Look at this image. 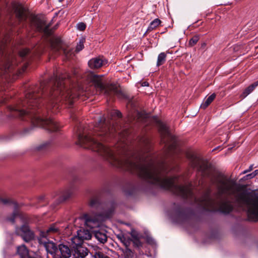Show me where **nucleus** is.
<instances>
[{
  "instance_id": "obj_41",
  "label": "nucleus",
  "mask_w": 258,
  "mask_h": 258,
  "mask_svg": "<svg viewBox=\"0 0 258 258\" xmlns=\"http://www.w3.org/2000/svg\"><path fill=\"white\" fill-rule=\"evenodd\" d=\"M1 201L4 204H6L7 203H8L9 202V200H8L7 199H2V200H1Z\"/></svg>"
},
{
  "instance_id": "obj_31",
  "label": "nucleus",
  "mask_w": 258,
  "mask_h": 258,
  "mask_svg": "<svg viewBox=\"0 0 258 258\" xmlns=\"http://www.w3.org/2000/svg\"><path fill=\"white\" fill-rule=\"evenodd\" d=\"M99 203V200L97 198H92L90 202V205L91 207H95Z\"/></svg>"
},
{
  "instance_id": "obj_45",
  "label": "nucleus",
  "mask_w": 258,
  "mask_h": 258,
  "mask_svg": "<svg viewBox=\"0 0 258 258\" xmlns=\"http://www.w3.org/2000/svg\"><path fill=\"white\" fill-rule=\"evenodd\" d=\"M4 46L3 45L1 46L0 47V53H3V48H4Z\"/></svg>"
},
{
  "instance_id": "obj_20",
  "label": "nucleus",
  "mask_w": 258,
  "mask_h": 258,
  "mask_svg": "<svg viewBox=\"0 0 258 258\" xmlns=\"http://www.w3.org/2000/svg\"><path fill=\"white\" fill-rule=\"evenodd\" d=\"M83 240L82 238H81L80 236L78 235V233H77V235L71 238V241L73 244V247L74 248H76L79 246L82 245L83 243Z\"/></svg>"
},
{
  "instance_id": "obj_24",
  "label": "nucleus",
  "mask_w": 258,
  "mask_h": 258,
  "mask_svg": "<svg viewBox=\"0 0 258 258\" xmlns=\"http://www.w3.org/2000/svg\"><path fill=\"white\" fill-rule=\"evenodd\" d=\"M216 97V94L215 93L212 94L206 99V100L203 102L201 105V107L205 109L214 100Z\"/></svg>"
},
{
  "instance_id": "obj_32",
  "label": "nucleus",
  "mask_w": 258,
  "mask_h": 258,
  "mask_svg": "<svg viewBox=\"0 0 258 258\" xmlns=\"http://www.w3.org/2000/svg\"><path fill=\"white\" fill-rule=\"evenodd\" d=\"M29 52V50L27 48H25L21 50L19 52L20 56L23 57L25 56Z\"/></svg>"
},
{
  "instance_id": "obj_29",
  "label": "nucleus",
  "mask_w": 258,
  "mask_h": 258,
  "mask_svg": "<svg viewBox=\"0 0 258 258\" xmlns=\"http://www.w3.org/2000/svg\"><path fill=\"white\" fill-rule=\"evenodd\" d=\"M199 37L198 36H194L189 41V45L190 46L195 45L199 41Z\"/></svg>"
},
{
  "instance_id": "obj_8",
  "label": "nucleus",
  "mask_w": 258,
  "mask_h": 258,
  "mask_svg": "<svg viewBox=\"0 0 258 258\" xmlns=\"http://www.w3.org/2000/svg\"><path fill=\"white\" fill-rule=\"evenodd\" d=\"M12 8L15 14L16 18L19 22L25 21L27 18V11L22 5L14 3L12 4Z\"/></svg>"
},
{
  "instance_id": "obj_4",
  "label": "nucleus",
  "mask_w": 258,
  "mask_h": 258,
  "mask_svg": "<svg viewBox=\"0 0 258 258\" xmlns=\"http://www.w3.org/2000/svg\"><path fill=\"white\" fill-rule=\"evenodd\" d=\"M63 77L55 78L52 88L50 92L52 98H56L58 101H62L72 105L76 98L77 95L74 91L66 85L68 81L63 80Z\"/></svg>"
},
{
  "instance_id": "obj_21",
  "label": "nucleus",
  "mask_w": 258,
  "mask_h": 258,
  "mask_svg": "<svg viewBox=\"0 0 258 258\" xmlns=\"http://www.w3.org/2000/svg\"><path fill=\"white\" fill-rule=\"evenodd\" d=\"M78 235L84 240H89L92 237L91 234L88 230L80 229L77 231Z\"/></svg>"
},
{
  "instance_id": "obj_36",
  "label": "nucleus",
  "mask_w": 258,
  "mask_h": 258,
  "mask_svg": "<svg viewBox=\"0 0 258 258\" xmlns=\"http://www.w3.org/2000/svg\"><path fill=\"white\" fill-rule=\"evenodd\" d=\"M121 112L118 110H115L112 112V116H116L118 117H121Z\"/></svg>"
},
{
  "instance_id": "obj_14",
  "label": "nucleus",
  "mask_w": 258,
  "mask_h": 258,
  "mask_svg": "<svg viewBox=\"0 0 258 258\" xmlns=\"http://www.w3.org/2000/svg\"><path fill=\"white\" fill-rule=\"evenodd\" d=\"M85 218V224L91 229L98 227L100 225V222L98 219L92 218L90 216L86 215Z\"/></svg>"
},
{
  "instance_id": "obj_1",
  "label": "nucleus",
  "mask_w": 258,
  "mask_h": 258,
  "mask_svg": "<svg viewBox=\"0 0 258 258\" xmlns=\"http://www.w3.org/2000/svg\"><path fill=\"white\" fill-rule=\"evenodd\" d=\"M115 132V129L111 126L110 123L106 122L104 119H100L92 131L88 132L86 130H84L82 132L79 131L78 142L81 146L98 152L113 166L137 173L141 178L148 182L171 190L183 197H189L192 195L191 184L178 186L176 185V177L167 178L168 165L166 163H158L152 159L143 162L121 157L98 142L96 139L98 138L100 140H106L108 138L113 137Z\"/></svg>"
},
{
  "instance_id": "obj_35",
  "label": "nucleus",
  "mask_w": 258,
  "mask_h": 258,
  "mask_svg": "<svg viewBox=\"0 0 258 258\" xmlns=\"http://www.w3.org/2000/svg\"><path fill=\"white\" fill-rule=\"evenodd\" d=\"M117 237L120 240L121 242L125 244V238L123 234H118L117 236Z\"/></svg>"
},
{
  "instance_id": "obj_12",
  "label": "nucleus",
  "mask_w": 258,
  "mask_h": 258,
  "mask_svg": "<svg viewBox=\"0 0 258 258\" xmlns=\"http://www.w3.org/2000/svg\"><path fill=\"white\" fill-rule=\"evenodd\" d=\"M51 47L54 52L57 53L62 50L64 54L67 53V50L64 49V45L59 38L53 37L51 39Z\"/></svg>"
},
{
  "instance_id": "obj_23",
  "label": "nucleus",
  "mask_w": 258,
  "mask_h": 258,
  "mask_svg": "<svg viewBox=\"0 0 258 258\" xmlns=\"http://www.w3.org/2000/svg\"><path fill=\"white\" fill-rule=\"evenodd\" d=\"M17 252L22 258H25L28 255V250L24 245L18 247Z\"/></svg>"
},
{
  "instance_id": "obj_19",
  "label": "nucleus",
  "mask_w": 258,
  "mask_h": 258,
  "mask_svg": "<svg viewBox=\"0 0 258 258\" xmlns=\"http://www.w3.org/2000/svg\"><path fill=\"white\" fill-rule=\"evenodd\" d=\"M75 249L76 252L78 254L77 257L85 258L88 254L89 250L86 247H83L82 245Z\"/></svg>"
},
{
  "instance_id": "obj_34",
  "label": "nucleus",
  "mask_w": 258,
  "mask_h": 258,
  "mask_svg": "<svg viewBox=\"0 0 258 258\" xmlns=\"http://www.w3.org/2000/svg\"><path fill=\"white\" fill-rule=\"evenodd\" d=\"M127 132H125V133H122L121 134H119V138H120V140L121 142H124V139L126 137V136H127Z\"/></svg>"
},
{
  "instance_id": "obj_33",
  "label": "nucleus",
  "mask_w": 258,
  "mask_h": 258,
  "mask_svg": "<svg viewBox=\"0 0 258 258\" xmlns=\"http://www.w3.org/2000/svg\"><path fill=\"white\" fill-rule=\"evenodd\" d=\"M86 24L84 23L81 22L77 24V28L79 30L84 31L86 29Z\"/></svg>"
},
{
  "instance_id": "obj_5",
  "label": "nucleus",
  "mask_w": 258,
  "mask_h": 258,
  "mask_svg": "<svg viewBox=\"0 0 258 258\" xmlns=\"http://www.w3.org/2000/svg\"><path fill=\"white\" fill-rule=\"evenodd\" d=\"M103 77L102 75H97L92 73L88 75V79L94 84L95 88L100 93L109 96L114 95L119 96L121 92L118 86L112 84H105L103 81Z\"/></svg>"
},
{
  "instance_id": "obj_37",
  "label": "nucleus",
  "mask_w": 258,
  "mask_h": 258,
  "mask_svg": "<svg viewBox=\"0 0 258 258\" xmlns=\"http://www.w3.org/2000/svg\"><path fill=\"white\" fill-rule=\"evenodd\" d=\"M39 202L41 203L44 202L45 203H47V201L46 200L44 197H40L38 199Z\"/></svg>"
},
{
  "instance_id": "obj_28",
  "label": "nucleus",
  "mask_w": 258,
  "mask_h": 258,
  "mask_svg": "<svg viewBox=\"0 0 258 258\" xmlns=\"http://www.w3.org/2000/svg\"><path fill=\"white\" fill-rule=\"evenodd\" d=\"M85 42V39L84 38L81 39L79 42L78 43L76 50L78 52L82 50L84 48V43Z\"/></svg>"
},
{
  "instance_id": "obj_9",
  "label": "nucleus",
  "mask_w": 258,
  "mask_h": 258,
  "mask_svg": "<svg viewBox=\"0 0 258 258\" xmlns=\"http://www.w3.org/2000/svg\"><path fill=\"white\" fill-rule=\"evenodd\" d=\"M73 193L74 190L72 187L59 190L55 197L56 204L58 205L66 201L73 196Z\"/></svg>"
},
{
  "instance_id": "obj_48",
  "label": "nucleus",
  "mask_w": 258,
  "mask_h": 258,
  "mask_svg": "<svg viewBox=\"0 0 258 258\" xmlns=\"http://www.w3.org/2000/svg\"><path fill=\"white\" fill-rule=\"evenodd\" d=\"M26 66H25L23 68V72H24L25 71V70L26 69Z\"/></svg>"
},
{
  "instance_id": "obj_27",
  "label": "nucleus",
  "mask_w": 258,
  "mask_h": 258,
  "mask_svg": "<svg viewBox=\"0 0 258 258\" xmlns=\"http://www.w3.org/2000/svg\"><path fill=\"white\" fill-rule=\"evenodd\" d=\"M166 54L165 52L160 53L157 58V66H160L163 64L166 61Z\"/></svg>"
},
{
  "instance_id": "obj_17",
  "label": "nucleus",
  "mask_w": 258,
  "mask_h": 258,
  "mask_svg": "<svg viewBox=\"0 0 258 258\" xmlns=\"http://www.w3.org/2000/svg\"><path fill=\"white\" fill-rule=\"evenodd\" d=\"M104 61L99 57L93 58L88 62V65L91 69H98L104 64Z\"/></svg>"
},
{
  "instance_id": "obj_47",
  "label": "nucleus",
  "mask_w": 258,
  "mask_h": 258,
  "mask_svg": "<svg viewBox=\"0 0 258 258\" xmlns=\"http://www.w3.org/2000/svg\"><path fill=\"white\" fill-rule=\"evenodd\" d=\"M111 212H112V211H110V213H109V214H106V215H105V216H106V217L109 216V215H110V214H111Z\"/></svg>"
},
{
  "instance_id": "obj_26",
  "label": "nucleus",
  "mask_w": 258,
  "mask_h": 258,
  "mask_svg": "<svg viewBox=\"0 0 258 258\" xmlns=\"http://www.w3.org/2000/svg\"><path fill=\"white\" fill-rule=\"evenodd\" d=\"M11 206L15 210H14L12 216L10 218H8V220L12 223H14L15 221V218L18 215V213L16 211L17 205L16 203H11Z\"/></svg>"
},
{
  "instance_id": "obj_7",
  "label": "nucleus",
  "mask_w": 258,
  "mask_h": 258,
  "mask_svg": "<svg viewBox=\"0 0 258 258\" xmlns=\"http://www.w3.org/2000/svg\"><path fill=\"white\" fill-rule=\"evenodd\" d=\"M31 24L39 31L43 32L48 35L51 34V31L49 29V25L46 24V21L43 18L34 17L32 19Z\"/></svg>"
},
{
  "instance_id": "obj_42",
  "label": "nucleus",
  "mask_w": 258,
  "mask_h": 258,
  "mask_svg": "<svg viewBox=\"0 0 258 258\" xmlns=\"http://www.w3.org/2000/svg\"><path fill=\"white\" fill-rule=\"evenodd\" d=\"M252 173L255 177L258 174V170H255Z\"/></svg>"
},
{
  "instance_id": "obj_39",
  "label": "nucleus",
  "mask_w": 258,
  "mask_h": 258,
  "mask_svg": "<svg viewBox=\"0 0 258 258\" xmlns=\"http://www.w3.org/2000/svg\"><path fill=\"white\" fill-rule=\"evenodd\" d=\"M254 177V176L253 174H252V173H251L250 174L246 175L245 176V179H251V178H253Z\"/></svg>"
},
{
  "instance_id": "obj_3",
  "label": "nucleus",
  "mask_w": 258,
  "mask_h": 258,
  "mask_svg": "<svg viewBox=\"0 0 258 258\" xmlns=\"http://www.w3.org/2000/svg\"><path fill=\"white\" fill-rule=\"evenodd\" d=\"M39 98V95L34 93H28L21 104L12 107V110L20 117L29 118L34 125L50 132L57 131L59 126L57 122L41 114Z\"/></svg>"
},
{
  "instance_id": "obj_10",
  "label": "nucleus",
  "mask_w": 258,
  "mask_h": 258,
  "mask_svg": "<svg viewBox=\"0 0 258 258\" xmlns=\"http://www.w3.org/2000/svg\"><path fill=\"white\" fill-rule=\"evenodd\" d=\"M17 231L18 234L21 235L26 242L30 241L34 238L33 232L30 230L29 227L27 225H23Z\"/></svg>"
},
{
  "instance_id": "obj_11",
  "label": "nucleus",
  "mask_w": 258,
  "mask_h": 258,
  "mask_svg": "<svg viewBox=\"0 0 258 258\" xmlns=\"http://www.w3.org/2000/svg\"><path fill=\"white\" fill-rule=\"evenodd\" d=\"M38 242L40 244L43 245L47 252L50 254L55 253L57 251V248L55 243L49 241L47 238L39 237Z\"/></svg>"
},
{
  "instance_id": "obj_43",
  "label": "nucleus",
  "mask_w": 258,
  "mask_h": 258,
  "mask_svg": "<svg viewBox=\"0 0 258 258\" xmlns=\"http://www.w3.org/2000/svg\"><path fill=\"white\" fill-rule=\"evenodd\" d=\"M45 145H42L38 148V150H40L43 149Z\"/></svg>"
},
{
  "instance_id": "obj_18",
  "label": "nucleus",
  "mask_w": 258,
  "mask_h": 258,
  "mask_svg": "<svg viewBox=\"0 0 258 258\" xmlns=\"http://www.w3.org/2000/svg\"><path fill=\"white\" fill-rule=\"evenodd\" d=\"M258 86V81H256L253 83L252 84L249 86L247 87L243 92L242 94L241 95V97L242 98L246 97L248 95H249L251 92H252L253 90L256 87Z\"/></svg>"
},
{
  "instance_id": "obj_49",
  "label": "nucleus",
  "mask_w": 258,
  "mask_h": 258,
  "mask_svg": "<svg viewBox=\"0 0 258 258\" xmlns=\"http://www.w3.org/2000/svg\"><path fill=\"white\" fill-rule=\"evenodd\" d=\"M59 2H62L63 1V0H58Z\"/></svg>"
},
{
  "instance_id": "obj_22",
  "label": "nucleus",
  "mask_w": 258,
  "mask_h": 258,
  "mask_svg": "<svg viewBox=\"0 0 258 258\" xmlns=\"http://www.w3.org/2000/svg\"><path fill=\"white\" fill-rule=\"evenodd\" d=\"M95 237L101 243H104L107 241L106 235L100 231H94Z\"/></svg>"
},
{
  "instance_id": "obj_25",
  "label": "nucleus",
  "mask_w": 258,
  "mask_h": 258,
  "mask_svg": "<svg viewBox=\"0 0 258 258\" xmlns=\"http://www.w3.org/2000/svg\"><path fill=\"white\" fill-rule=\"evenodd\" d=\"M161 21L159 19H155L151 22L149 26L147 31H151L156 28L161 23Z\"/></svg>"
},
{
  "instance_id": "obj_6",
  "label": "nucleus",
  "mask_w": 258,
  "mask_h": 258,
  "mask_svg": "<svg viewBox=\"0 0 258 258\" xmlns=\"http://www.w3.org/2000/svg\"><path fill=\"white\" fill-rule=\"evenodd\" d=\"M156 123L161 134V142L168 146L169 151H172L176 147L175 137L170 134L166 124L159 120H157Z\"/></svg>"
},
{
  "instance_id": "obj_16",
  "label": "nucleus",
  "mask_w": 258,
  "mask_h": 258,
  "mask_svg": "<svg viewBox=\"0 0 258 258\" xmlns=\"http://www.w3.org/2000/svg\"><path fill=\"white\" fill-rule=\"evenodd\" d=\"M57 251L60 252V255L63 258H69L71 256V251L67 245L60 244L58 245Z\"/></svg>"
},
{
  "instance_id": "obj_46",
  "label": "nucleus",
  "mask_w": 258,
  "mask_h": 258,
  "mask_svg": "<svg viewBox=\"0 0 258 258\" xmlns=\"http://www.w3.org/2000/svg\"><path fill=\"white\" fill-rule=\"evenodd\" d=\"M126 252H127L129 254H131L132 253V251L130 249H127L126 250Z\"/></svg>"
},
{
  "instance_id": "obj_44",
  "label": "nucleus",
  "mask_w": 258,
  "mask_h": 258,
  "mask_svg": "<svg viewBox=\"0 0 258 258\" xmlns=\"http://www.w3.org/2000/svg\"><path fill=\"white\" fill-rule=\"evenodd\" d=\"M144 142H145V144L147 146H148V143H149V141L147 139H144V141H143Z\"/></svg>"
},
{
  "instance_id": "obj_2",
  "label": "nucleus",
  "mask_w": 258,
  "mask_h": 258,
  "mask_svg": "<svg viewBox=\"0 0 258 258\" xmlns=\"http://www.w3.org/2000/svg\"><path fill=\"white\" fill-rule=\"evenodd\" d=\"M186 157L190 166L196 168L203 176L210 177L212 183L217 188V200L210 197L209 190L203 196L199 204L208 210H219L221 212L227 214L233 210L231 203L222 201L223 195L233 196L237 205L243 209H247L249 219L252 221L258 220V195L250 194L244 191L235 182L226 176L215 172L207 161L201 159L191 153H188Z\"/></svg>"
},
{
  "instance_id": "obj_13",
  "label": "nucleus",
  "mask_w": 258,
  "mask_h": 258,
  "mask_svg": "<svg viewBox=\"0 0 258 258\" xmlns=\"http://www.w3.org/2000/svg\"><path fill=\"white\" fill-rule=\"evenodd\" d=\"M90 253L94 258H111L104 253L101 248L97 246H92Z\"/></svg>"
},
{
  "instance_id": "obj_38",
  "label": "nucleus",
  "mask_w": 258,
  "mask_h": 258,
  "mask_svg": "<svg viewBox=\"0 0 258 258\" xmlns=\"http://www.w3.org/2000/svg\"><path fill=\"white\" fill-rule=\"evenodd\" d=\"M134 243L137 246H141V242L137 239L134 240Z\"/></svg>"
},
{
  "instance_id": "obj_30",
  "label": "nucleus",
  "mask_w": 258,
  "mask_h": 258,
  "mask_svg": "<svg viewBox=\"0 0 258 258\" xmlns=\"http://www.w3.org/2000/svg\"><path fill=\"white\" fill-rule=\"evenodd\" d=\"M15 63H16L13 60H12L11 62L10 60H8V62L4 67L5 71L6 72L7 71H8L10 69L11 66H13V64H14Z\"/></svg>"
},
{
  "instance_id": "obj_40",
  "label": "nucleus",
  "mask_w": 258,
  "mask_h": 258,
  "mask_svg": "<svg viewBox=\"0 0 258 258\" xmlns=\"http://www.w3.org/2000/svg\"><path fill=\"white\" fill-rule=\"evenodd\" d=\"M251 170H252V166H250V167L249 168L248 170H244L243 172V173L245 174V173H247V172H249V171H251Z\"/></svg>"
},
{
  "instance_id": "obj_15",
  "label": "nucleus",
  "mask_w": 258,
  "mask_h": 258,
  "mask_svg": "<svg viewBox=\"0 0 258 258\" xmlns=\"http://www.w3.org/2000/svg\"><path fill=\"white\" fill-rule=\"evenodd\" d=\"M59 230L56 227L55 225H51L46 230L41 231L40 232V237L42 238H47V236L51 235L53 233H59Z\"/></svg>"
}]
</instances>
